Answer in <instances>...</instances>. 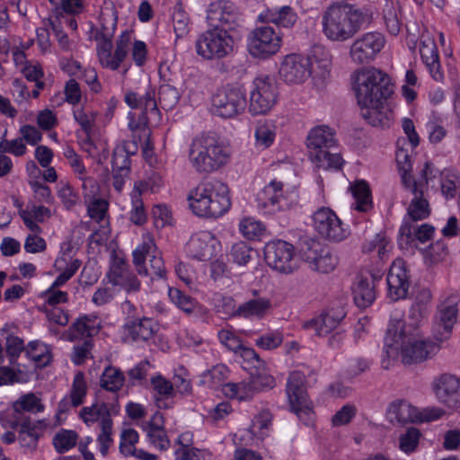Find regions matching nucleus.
<instances>
[{
    "mask_svg": "<svg viewBox=\"0 0 460 460\" xmlns=\"http://www.w3.org/2000/svg\"><path fill=\"white\" fill-rule=\"evenodd\" d=\"M125 102L132 109H145L146 111L157 112V104L155 99V91L149 88L145 94L128 92L125 95Z\"/></svg>",
    "mask_w": 460,
    "mask_h": 460,
    "instance_id": "4c0bfd02",
    "label": "nucleus"
},
{
    "mask_svg": "<svg viewBox=\"0 0 460 460\" xmlns=\"http://www.w3.org/2000/svg\"><path fill=\"white\" fill-rule=\"evenodd\" d=\"M440 347L427 340L419 329L402 319H391L385 337L382 367L389 369L392 361L401 356L403 365L422 363L434 357Z\"/></svg>",
    "mask_w": 460,
    "mask_h": 460,
    "instance_id": "f257e3e1",
    "label": "nucleus"
},
{
    "mask_svg": "<svg viewBox=\"0 0 460 460\" xmlns=\"http://www.w3.org/2000/svg\"><path fill=\"white\" fill-rule=\"evenodd\" d=\"M86 394L87 385L84 379V374L79 371L74 377L70 394L67 396L73 400L72 404H74L75 408L83 404Z\"/></svg>",
    "mask_w": 460,
    "mask_h": 460,
    "instance_id": "8fccbe9b",
    "label": "nucleus"
},
{
    "mask_svg": "<svg viewBox=\"0 0 460 460\" xmlns=\"http://www.w3.org/2000/svg\"><path fill=\"white\" fill-rule=\"evenodd\" d=\"M271 308V302L266 297L250 299L242 305L232 314L233 316L258 319L263 318Z\"/></svg>",
    "mask_w": 460,
    "mask_h": 460,
    "instance_id": "473e14b6",
    "label": "nucleus"
},
{
    "mask_svg": "<svg viewBox=\"0 0 460 460\" xmlns=\"http://www.w3.org/2000/svg\"><path fill=\"white\" fill-rule=\"evenodd\" d=\"M231 7V2L219 0L212 3L208 10L207 20L211 29H220L219 23L224 19V11Z\"/></svg>",
    "mask_w": 460,
    "mask_h": 460,
    "instance_id": "864d4df0",
    "label": "nucleus"
},
{
    "mask_svg": "<svg viewBox=\"0 0 460 460\" xmlns=\"http://www.w3.org/2000/svg\"><path fill=\"white\" fill-rule=\"evenodd\" d=\"M155 397L172 398L175 395L173 384L162 375H156L150 379Z\"/></svg>",
    "mask_w": 460,
    "mask_h": 460,
    "instance_id": "5fc2aeb1",
    "label": "nucleus"
},
{
    "mask_svg": "<svg viewBox=\"0 0 460 460\" xmlns=\"http://www.w3.org/2000/svg\"><path fill=\"white\" fill-rule=\"evenodd\" d=\"M286 394L291 411L305 424H308L314 413V405L307 393L306 377L303 372L293 371L288 375Z\"/></svg>",
    "mask_w": 460,
    "mask_h": 460,
    "instance_id": "0eeeda50",
    "label": "nucleus"
},
{
    "mask_svg": "<svg viewBox=\"0 0 460 460\" xmlns=\"http://www.w3.org/2000/svg\"><path fill=\"white\" fill-rule=\"evenodd\" d=\"M250 378L256 392L271 389L276 385L275 378L272 376L257 369H254V372H251Z\"/></svg>",
    "mask_w": 460,
    "mask_h": 460,
    "instance_id": "69168bd1",
    "label": "nucleus"
},
{
    "mask_svg": "<svg viewBox=\"0 0 460 460\" xmlns=\"http://www.w3.org/2000/svg\"><path fill=\"white\" fill-rule=\"evenodd\" d=\"M282 35L276 31H252L248 37L249 53L258 58H268L280 49Z\"/></svg>",
    "mask_w": 460,
    "mask_h": 460,
    "instance_id": "2eb2a0df",
    "label": "nucleus"
},
{
    "mask_svg": "<svg viewBox=\"0 0 460 460\" xmlns=\"http://www.w3.org/2000/svg\"><path fill=\"white\" fill-rule=\"evenodd\" d=\"M26 150V146L22 137L0 141V153L2 154L9 153L15 156H22Z\"/></svg>",
    "mask_w": 460,
    "mask_h": 460,
    "instance_id": "338daca9",
    "label": "nucleus"
},
{
    "mask_svg": "<svg viewBox=\"0 0 460 460\" xmlns=\"http://www.w3.org/2000/svg\"><path fill=\"white\" fill-rule=\"evenodd\" d=\"M348 8L350 4L335 2L329 5L323 14V29L343 27L348 22Z\"/></svg>",
    "mask_w": 460,
    "mask_h": 460,
    "instance_id": "72a5a7b5",
    "label": "nucleus"
},
{
    "mask_svg": "<svg viewBox=\"0 0 460 460\" xmlns=\"http://www.w3.org/2000/svg\"><path fill=\"white\" fill-rule=\"evenodd\" d=\"M355 199L353 207L356 210L367 212L372 208L371 192L365 181H358L351 187Z\"/></svg>",
    "mask_w": 460,
    "mask_h": 460,
    "instance_id": "79ce46f5",
    "label": "nucleus"
},
{
    "mask_svg": "<svg viewBox=\"0 0 460 460\" xmlns=\"http://www.w3.org/2000/svg\"><path fill=\"white\" fill-rule=\"evenodd\" d=\"M259 206L268 208L269 212L284 210L289 207L286 197L283 194V183L272 181L265 186L258 194Z\"/></svg>",
    "mask_w": 460,
    "mask_h": 460,
    "instance_id": "aec40b11",
    "label": "nucleus"
},
{
    "mask_svg": "<svg viewBox=\"0 0 460 460\" xmlns=\"http://www.w3.org/2000/svg\"><path fill=\"white\" fill-rule=\"evenodd\" d=\"M432 295L429 289L422 288L415 295L414 302L410 309V316L415 320L423 318L431 306Z\"/></svg>",
    "mask_w": 460,
    "mask_h": 460,
    "instance_id": "37998d69",
    "label": "nucleus"
},
{
    "mask_svg": "<svg viewBox=\"0 0 460 460\" xmlns=\"http://www.w3.org/2000/svg\"><path fill=\"white\" fill-rule=\"evenodd\" d=\"M344 316L345 313L342 311L336 313L332 309L318 317L304 323L303 328L307 331H313L317 336H326L339 325Z\"/></svg>",
    "mask_w": 460,
    "mask_h": 460,
    "instance_id": "4be33fe9",
    "label": "nucleus"
},
{
    "mask_svg": "<svg viewBox=\"0 0 460 460\" xmlns=\"http://www.w3.org/2000/svg\"><path fill=\"white\" fill-rule=\"evenodd\" d=\"M374 9L370 6L350 4L348 8V24L352 29L367 28L374 21Z\"/></svg>",
    "mask_w": 460,
    "mask_h": 460,
    "instance_id": "c9c22d12",
    "label": "nucleus"
},
{
    "mask_svg": "<svg viewBox=\"0 0 460 460\" xmlns=\"http://www.w3.org/2000/svg\"><path fill=\"white\" fill-rule=\"evenodd\" d=\"M387 243L388 241L384 235L381 234H376L371 240L367 241L363 244L362 251L363 252L369 253L376 249L379 259L384 260L387 252Z\"/></svg>",
    "mask_w": 460,
    "mask_h": 460,
    "instance_id": "e2e57ef3",
    "label": "nucleus"
},
{
    "mask_svg": "<svg viewBox=\"0 0 460 460\" xmlns=\"http://www.w3.org/2000/svg\"><path fill=\"white\" fill-rule=\"evenodd\" d=\"M125 382L123 372L112 366L107 367L102 374L101 386L110 392H118Z\"/></svg>",
    "mask_w": 460,
    "mask_h": 460,
    "instance_id": "c03bdc74",
    "label": "nucleus"
},
{
    "mask_svg": "<svg viewBox=\"0 0 460 460\" xmlns=\"http://www.w3.org/2000/svg\"><path fill=\"white\" fill-rule=\"evenodd\" d=\"M312 62L311 76L314 79L324 81L330 75L332 66V56L329 51L321 45H314L310 54L307 55Z\"/></svg>",
    "mask_w": 460,
    "mask_h": 460,
    "instance_id": "a878e982",
    "label": "nucleus"
},
{
    "mask_svg": "<svg viewBox=\"0 0 460 460\" xmlns=\"http://www.w3.org/2000/svg\"><path fill=\"white\" fill-rule=\"evenodd\" d=\"M25 349L23 340L14 336L6 337L5 350L11 365H16L20 354Z\"/></svg>",
    "mask_w": 460,
    "mask_h": 460,
    "instance_id": "052dcab7",
    "label": "nucleus"
},
{
    "mask_svg": "<svg viewBox=\"0 0 460 460\" xmlns=\"http://www.w3.org/2000/svg\"><path fill=\"white\" fill-rule=\"evenodd\" d=\"M312 62L305 55L292 53L286 55L279 69L280 78L290 84L304 83L311 76Z\"/></svg>",
    "mask_w": 460,
    "mask_h": 460,
    "instance_id": "ddd939ff",
    "label": "nucleus"
},
{
    "mask_svg": "<svg viewBox=\"0 0 460 460\" xmlns=\"http://www.w3.org/2000/svg\"><path fill=\"white\" fill-rule=\"evenodd\" d=\"M142 110L138 121L135 122V120L131 119L128 123V128L132 133L138 135L140 143L144 142L143 151L146 154L148 149L153 148V146L150 140L151 130L148 128V118L146 115L148 111H146L145 109Z\"/></svg>",
    "mask_w": 460,
    "mask_h": 460,
    "instance_id": "ea45409f",
    "label": "nucleus"
},
{
    "mask_svg": "<svg viewBox=\"0 0 460 460\" xmlns=\"http://www.w3.org/2000/svg\"><path fill=\"white\" fill-rule=\"evenodd\" d=\"M107 276L112 285L119 286L128 292L137 291L140 288L139 280L123 258H114Z\"/></svg>",
    "mask_w": 460,
    "mask_h": 460,
    "instance_id": "6ab92c4d",
    "label": "nucleus"
},
{
    "mask_svg": "<svg viewBox=\"0 0 460 460\" xmlns=\"http://www.w3.org/2000/svg\"><path fill=\"white\" fill-rule=\"evenodd\" d=\"M458 309L456 304L451 300H446L438 307L436 314V323L438 328H442L440 332L442 338L447 339L451 333L452 328L456 322Z\"/></svg>",
    "mask_w": 460,
    "mask_h": 460,
    "instance_id": "2f4dec72",
    "label": "nucleus"
},
{
    "mask_svg": "<svg viewBox=\"0 0 460 460\" xmlns=\"http://www.w3.org/2000/svg\"><path fill=\"white\" fill-rule=\"evenodd\" d=\"M77 439L78 434L75 431L62 429L54 436L52 444L58 453L63 454L73 448Z\"/></svg>",
    "mask_w": 460,
    "mask_h": 460,
    "instance_id": "de8ad7c7",
    "label": "nucleus"
},
{
    "mask_svg": "<svg viewBox=\"0 0 460 460\" xmlns=\"http://www.w3.org/2000/svg\"><path fill=\"white\" fill-rule=\"evenodd\" d=\"M133 263L140 276H149L151 280L166 277L164 260L152 239L143 242L134 250Z\"/></svg>",
    "mask_w": 460,
    "mask_h": 460,
    "instance_id": "6e6552de",
    "label": "nucleus"
},
{
    "mask_svg": "<svg viewBox=\"0 0 460 460\" xmlns=\"http://www.w3.org/2000/svg\"><path fill=\"white\" fill-rule=\"evenodd\" d=\"M145 190V184L140 182L138 186L135 185L132 193V209L130 211V221L137 226H141L146 221V213L144 203L141 199V193Z\"/></svg>",
    "mask_w": 460,
    "mask_h": 460,
    "instance_id": "a18cd8bd",
    "label": "nucleus"
},
{
    "mask_svg": "<svg viewBox=\"0 0 460 460\" xmlns=\"http://www.w3.org/2000/svg\"><path fill=\"white\" fill-rule=\"evenodd\" d=\"M73 338L78 336L92 337L98 332V329L94 326V321L89 316L84 315L78 318L69 328Z\"/></svg>",
    "mask_w": 460,
    "mask_h": 460,
    "instance_id": "603ef678",
    "label": "nucleus"
},
{
    "mask_svg": "<svg viewBox=\"0 0 460 460\" xmlns=\"http://www.w3.org/2000/svg\"><path fill=\"white\" fill-rule=\"evenodd\" d=\"M420 436V431L417 428H408L404 433L400 435L399 448L404 453H412L419 445Z\"/></svg>",
    "mask_w": 460,
    "mask_h": 460,
    "instance_id": "6e6d98bb",
    "label": "nucleus"
},
{
    "mask_svg": "<svg viewBox=\"0 0 460 460\" xmlns=\"http://www.w3.org/2000/svg\"><path fill=\"white\" fill-rule=\"evenodd\" d=\"M212 241V235L208 232L196 234L188 243L189 252L199 261H208L213 255Z\"/></svg>",
    "mask_w": 460,
    "mask_h": 460,
    "instance_id": "7c9ffc66",
    "label": "nucleus"
},
{
    "mask_svg": "<svg viewBox=\"0 0 460 460\" xmlns=\"http://www.w3.org/2000/svg\"><path fill=\"white\" fill-rule=\"evenodd\" d=\"M306 146L309 158L317 167L324 170L341 168L342 157L331 151L336 146L335 132L332 128L320 125L312 128L306 138Z\"/></svg>",
    "mask_w": 460,
    "mask_h": 460,
    "instance_id": "20e7f679",
    "label": "nucleus"
},
{
    "mask_svg": "<svg viewBox=\"0 0 460 460\" xmlns=\"http://www.w3.org/2000/svg\"><path fill=\"white\" fill-rule=\"evenodd\" d=\"M413 199L407 208L406 218L410 222H416L429 217L430 208L428 199L423 197V189L419 188L417 182L412 184Z\"/></svg>",
    "mask_w": 460,
    "mask_h": 460,
    "instance_id": "c85d7f7f",
    "label": "nucleus"
},
{
    "mask_svg": "<svg viewBox=\"0 0 460 460\" xmlns=\"http://www.w3.org/2000/svg\"><path fill=\"white\" fill-rule=\"evenodd\" d=\"M130 164L131 161L129 157L126 155L125 149L123 147H115L111 157L112 172L128 174Z\"/></svg>",
    "mask_w": 460,
    "mask_h": 460,
    "instance_id": "bf43d9fd",
    "label": "nucleus"
},
{
    "mask_svg": "<svg viewBox=\"0 0 460 460\" xmlns=\"http://www.w3.org/2000/svg\"><path fill=\"white\" fill-rule=\"evenodd\" d=\"M233 47L234 40L228 31H205L196 41L198 55L208 60L226 57Z\"/></svg>",
    "mask_w": 460,
    "mask_h": 460,
    "instance_id": "9b49d317",
    "label": "nucleus"
},
{
    "mask_svg": "<svg viewBox=\"0 0 460 460\" xmlns=\"http://www.w3.org/2000/svg\"><path fill=\"white\" fill-rule=\"evenodd\" d=\"M254 255H258L257 251L253 250L245 242L234 243L229 252V257L232 261L240 266L246 265Z\"/></svg>",
    "mask_w": 460,
    "mask_h": 460,
    "instance_id": "09e8293b",
    "label": "nucleus"
},
{
    "mask_svg": "<svg viewBox=\"0 0 460 460\" xmlns=\"http://www.w3.org/2000/svg\"><path fill=\"white\" fill-rule=\"evenodd\" d=\"M79 418L87 426H92L95 422H99L100 428L104 425L113 424L110 408L103 402H97L91 406H84L79 411Z\"/></svg>",
    "mask_w": 460,
    "mask_h": 460,
    "instance_id": "bb28decb",
    "label": "nucleus"
},
{
    "mask_svg": "<svg viewBox=\"0 0 460 460\" xmlns=\"http://www.w3.org/2000/svg\"><path fill=\"white\" fill-rule=\"evenodd\" d=\"M296 13L288 5L279 8L267 9L258 16V21L263 23H273L278 27L290 28L297 21Z\"/></svg>",
    "mask_w": 460,
    "mask_h": 460,
    "instance_id": "393cba45",
    "label": "nucleus"
},
{
    "mask_svg": "<svg viewBox=\"0 0 460 460\" xmlns=\"http://www.w3.org/2000/svg\"><path fill=\"white\" fill-rule=\"evenodd\" d=\"M386 417L392 424L404 425L418 421L419 414L417 409L406 400L397 399L390 402L386 411Z\"/></svg>",
    "mask_w": 460,
    "mask_h": 460,
    "instance_id": "b1692460",
    "label": "nucleus"
},
{
    "mask_svg": "<svg viewBox=\"0 0 460 460\" xmlns=\"http://www.w3.org/2000/svg\"><path fill=\"white\" fill-rule=\"evenodd\" d=\"M239 230L247 239H255L261 236L264 231V226L259 221L253 218H243L239 224Z\"/></svg>",
    "mask_w": 460,
    "mask_h": 460,
    "instance_id": "680f3d73",
    "label": "nucleus"
},
{
    "mask_svg": "<svg viewBox=\"0 0 460 460\" xmlns=\"http://www.w3.org/2000/svg\"><path fill=\"white\" fill-rule=\"evenodd\" d=\"M13 411L19 415H25V412L37 413L44 411V405L40 399L33 393L20 396L12 405Z\"/></svg>",
    "mask_w": 460,
    "mask_h": 460,
    "instance_id": "a19ab883",
    "label": "nucleus"
},
{
    "mask_svg": "<svg viewBox=\"0 0 460 460\" xmlns=\"http://www.w3.org/2000/svg\"><path fill=\"white\" fill-rule=\"evenodd\" d=\"M132 31H123L116 40L115 50L112 53L113 35H106L104 31H96L94 39L97 41L96 52L98 60L103 68L118 70L126 59L131 44Z\"/></svg>",
    "mask_w": 460,
    "mask_h": 460,
    "instance_id": "423d86ee",
    "label": "nucleus"
},
{
    "mask_svg": "<svg viewBox=\"0 0 460 460\" xmlns=\"http://www.w3.org/2000/svg\"><path fill=\"white\" fill-rule=\"evenodd\" d=\"M168 296L171 301L182 311L190 314L195 307L194 300L178 288H170Z\"/></svg>",
    "mask_w": 460,
    "mask_h": 460,
    "instance_id": "13d9d810",
    "label": "nucleus"
},
{
    "mask_svg": "<svg viewBox=\"0 0 460 460\" xmlns=\"http://www.w3.org/2000/svg\"><path fill=\"white\" fill-rule=\"evenodd\" d=\"M246 106V97L241 87L226 85L212 97L211 112L223 119H232L241 114Z\"/></svg>",
    "mask_w": 460,
    "mask_h": 460,
    "instance_id": "9d476101",
    "label": "nucleus"
},
{
    "mask_svg": "<svg viewBox=\"0 0 460 460\" xmlns=\"http://www.w3.org/2000/svg\"><path fill=\"white\" fill-rule=\"evenodd\" d=\"M435 391L440 401L449 404L460 391V381L453 375H442L435 385Z\"/></svg>",
    "mask_w": 460,
    "mask_h": 460,
    "instance_id": "f704fd0d",
    "label": "nucleus"
},
{
    "mask_svg": "<svg viewBox=\"0 0 460 460\" xmlns=\"http://www.w3.org/2000/svg\"><path fill=\"white\" fill-rule=\"evenodd\" d=\"M191 211L201 217H218L231 207L228 186L217 179L200 181L188 195Z\"/></svg>",
    "mask_w": 460,
    "mask_h": 460,
    "instance_id": "f03ea898",
    "label": "nucleus"
},
{
    "mask_svg": "<svg viewBox=\"0 0 460 460\" xmlns=\"http://www.w3.org/2000/svg\"><path fill=\"white\" fill-rule=\"evenodd\" d=\"M435 227L429 224H422L416 226L414 223L410 222L404 217L403 223L400 227L399 234L402 239L405 238V243H411L418 240L424 243L430 240L433 236Z\"/></svg>",
    "mask_w": 460,
    "mask_h": 460,
    "instance_id": "c756f323",
    "label": "nucleus"
},
{
    "mask_svg": "<svg viewBox=\"0 0 460 460\" xmlns=\"http://www.w3.org/2000/svg\"><path fill=\"white\" fill-rule=\"evenodd\" d=\"M277 127L268 120L258 122L255 129L256 146L262 148L270 146L276 137Z\"/></svg>",
    "mask_w": 460,
    "mask_h": 460,
    "instance_id": "49530a36",
    "label": "nucleus"
},
{
    "mask_svg": "<svg viewBox=\"0 0 460 460\" xmlns=\"http://www.w3.org/2000/svg\"><path fill=\"white\" fill-rule=\"evenodd\" d=\"M223 392L226 396L239 401H249L257 393L251 378H249V381L240 383H227L224 385Z\"/></svg>",
    "mask_w": 460,
    "mask_h": 460,
    "instance_id": "58836bf2",
    "label": "nucleus"
},
{
    "mask_svg": "<svg viewBox=\"0 0 460 460\" xmlns=\"http://www.w3.org/2000/svg\"><path fill=\"white\" fill-rule=\"evenodd\" d=\"M299 253L311 270L321 273H329L338 265V257L319 241L305 236L300 239Z\"/></svg>",
    "mask_w": 460,
    "mask_h": 460,
    "instance_id": "1a4fd4ad",
    "label": "nucleus"
},
{
    "mask_svg": "<svg viewBox=\"0 0 460 460\" xmlns=\"http://www.w3.org/2000/svg\"><path fill=\"white\" fill-rule=\"evenodd\" d=\"M386 281L388 293L393 300L396 301L406 296L410 281L404 260L397 258L394 261L390 267Z\"/></svg>",
    "mask_w": 460,
    "mask_h": 460,
    "instance_id": "a211bd4d",
    "label": "nucleus"
},
{
    "mask_svg": "<svg viewBox=\"0 0 460 460\" xmlns=\"http://www.w3.org/2000/svg\"><path fill=\"white\" fill-rule=\"evenodd\" d=\"M138 439L139 436L137 430L124 429L120 433L119 452L125 456H129L137 449L135 446Z\"/></svg>",
    "mask_w": 460,
    "mask_h": 460,
    "instance_id": "4d7b16f0",
    "label": "nucleus"
},
{
    "mask_svg": "<svg viewBox=\"0 0 460 460\" xmlns=\"http://www.w3.org/2000/svg\"><path fill=\"white\" fill-rule=\"evenodd\" d=\"M361 117L371 126L389 128L393 120V111L385 102L359 106Z\"/></svg>",
    "mask_w": 460,
    "mask_h": 460,
    "instance_id": "5701e85b",
    "label": "nucleus"
},
{
    "mask_svg": "<svg viewBox=\"0 0 460 460\" xmlns=\"http://www.w3.org/2000/svg\"><path fill=\"white\" fill-rule=\"evenodd\" d=\"M42 423L41 420L31 421L29 417L26 421H23L19 429L18 439L22 447L35 450L38 445V440L41 434L38 431V427Z\"/></svg>",
    "mask_w": 460,
    "mask_h": 460,
    "instance_id": "e433bc0d",
    "label": "nucleus"
},
{
    "mask_svg": "<svg viewBox=\"0 0 460 460\" xmlns=\"http://www.w3.org/2000/svg\"><path fill=\"white\" fill-rule=\"evenodd\" d=\"M125 329L134 341H146L158 331V324L151 318L131 319L125 323Z\"/></svg>",
    "mask_w": 460,
    "mask_h": 460,
    "instance_id": "cd10ccee",
    "label": "nucleus"
},
{
    "mask_svg": "<svg viewBox=\"0 0 460 460\" xmlns=\"http://www.w3.org/2000/svg\"><path fill=\"white\" fill-rule=\"evenodd\" d=\"M237 353L243 359V363H247L248 366H243V368L250 367L257 370H261L264 367V361L261 360L257 352L248 347L241 346L237 350Z\"/></svg>",
    "mask_w": 460,
    "mask_h": 460,
    "instance_id": "0e129e2a",
    "label": "nucleus"
},
{
    "mask_svg": "<svg viewBox=\"0 0 460 460\" xmlns=\"http://www.w3.org/2000/svg\"><path fill=\"white\" fill-rule=\"evenodd\" d=\"M278 95L277 84L272 78L268 75L256 77L250 93L249 111L252 115L267 113L276 104Z\"/></svg>",
    "mask_w": 460,
    "mask_h": 460,
    "instance_id": "f8f14e48",
    "label": "nucleus"
},
{
    "mask_svg": "<svg viewBox=\"0 0 460 460\" xmlns=\"http://www.w3.org/2000/svg\"><path fill=\"white\" fill-rule=\"evenodd\" d=\"M264 257L270 267L281 273H291L296 268L294 246L286 241L268 243L264 248Z\"/></svg>",
    "mask_w": 460,
    "mask_h": 460,
    "instance_id": "4468645a",
    "label": "nucleus"
},
{
    "mask_svg": "<svg viewBox=\"0 0 460 460\" xmlns=\"http://www.w3.org/2000/svg\"><path fill=\"white\" fill-rule=\"evenodd\" d=\"M376 279L372 274L358 275L352 288L355 305L359 308H367L376 299Z\"/></svg>",
    "mask_w": 460,
    "mask_h": 460,
    "instance_id": "412c9836",
    "label": "nucleus"
},
{
    "mask_svg": "<svg viewBox=\"0 0 460 460\" xmlns=\"http://www.w3.org/2000/svg\"><path fill=\"white\" fill-rule=\"evenodd\" d=\"M109 204L102 199H94L87 208L89 217L97 223H102L106 217Z\"/></svg>",
    "mask_w": 460,
    "mask_h": 460,
    "instance_id": "774afa93",
    "label": "nucleus"
},
{
    "mask_svg": "<svg viewBox=\"0 0 460 460\" xmlns=\"http://www.w3.org/2000/svg\"><path fill=\"white\" fill-rule=\"evenodd\" d=\"M385 43L379 31H373L358 38L350 48V57L357 64H367L381 51Z\"/></svg>",
    "mask_w": 460,
    "mask_h": 460,
    "instance_id": "dca6fc26",
    "label": "nucleus"
},
{
    "mask_svg": "<svg viewBox=\"0 0 460 460\" xmlns=\"http://www.w3.org/2000/svg\"><path fill=\"white\" fill-rule=\"evenodd\" d=\"M229 158L228 150L215 134L196 137L189 148V160L198 173H210L224 166Z\"/></svg>",
    "mask_w": 460,
    "mask_h": 460,
    "instance_id": "7ed1b4c3",
    "label": "nucleus"
},
{
    "mask_svg": "<svg viewBox=\"0 0 460 460\" xmlns=\"http://www.w3.org/2000/svg\"><path fill=\"white\" fill-rule=\"evenodd\" d=\"M181 93L178 89L170 84H163L159 88L158 99L160 105L164 110H172L178 103Z\"/></svg>",
    "mask_w": 460,
    "mask_h": 460,
    "instance_id": "3c124183",
    "label": "nucleus"
},
{
    "mask_svg": "<svg viewBox=\"0 0 460 460\" xmlns=\"http://www.w3.org/2000/svg\"><path fill=\"white\" fill-rule=\"evenodd\" d=\"M354 90L358 106L381 103L393 94L394 86L387 75L376 68L358 73Z\"/></svg>",
    "mask_w": 460,
    "mask_h": 460,
    "instance_id": "39448f33",
    "label": "nucleus"
},
{
    "mask_svg": "<svg viewBox=\"0 0 460 460\" xmlns=\"http://www.w3.org/2000/svg\"><path fill=\"white\" fill-rule=\"evenodd\" d=\"M314 226L318 234L332 242H341L348 236V231L337 215L329 208L317 209L314 216Z\"/></svg>",
    "mask_w": 460,
    "mask_h": 460,
    "instance_id": "f3484780",
    "label": "nucleus"
}]
</instances>
